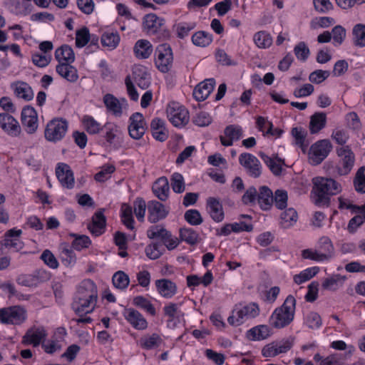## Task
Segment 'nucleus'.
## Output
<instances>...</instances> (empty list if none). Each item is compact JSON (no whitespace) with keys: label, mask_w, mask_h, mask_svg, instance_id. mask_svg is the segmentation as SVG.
<instances>
[{"label":"nucleus","mask_w":365,"mask_h":365,"mask_svg":"<svg viewBox=\"0 0 365 365\" xmlns=\"http://www.w3.org/2000/svg\"><path fill=\"white\" fill-rule=\"evenodd\" d=\"M314 202L318 206H328L330 196L341 192L342 188L340 183L331 178L317 177L313 178Z\"/></svg>","instance_id":"obj_1"},{"label":"nucleus","mask_w":365,"mask_h":365,"mask_svg":"<svg viewBox=\"0 0 365 365\" xmlns=\"http://www.w3.org/2000/svg\"><path fill=\"white\" fill-rule=\"evenodd\" d=\"M296 308V299L289 295L284 303L276 308L269 319V325L276 329H282L288 326L294 320Z\"/></svg>","instance_id":"obj_2"},{"label":"nucleus","mask_w":365,"mask_h":365,"mask_svg":"<svg viewBox=\"0 0 365 365\" xmlns=\"http://www.w3.org/2000/svg\"><path fill=\"white\" fill-rule=\"evenodd\" d=\"M260 308L255 302H250L245 305H239L232 310V314L228 317V323L232 326H240L248 319L259 316Z\"/></svg>","instance_id":"obj_3"},{"label":"nucleus","mask_w":365,"mask_h":365,"mask_svg":"<svg viewBox=\"0 0 365 365\" xmlns=\"http://www.w3.org/2000/svg\"><path fill=\"white\" fill-rule=\"evenodd\" d=\"M143 29L148 35H156L160 39H165L169 36V32L165 26V20L155 14L145 15Z\"/></svg>","instance_id":"obj_4"},{"label":"nucleus","mask_w":365,"mask_h":365,"mask_svg":"<svg viewBox=\"0 0 365 365\" xmlns=\"http://www.w3.org/2000/svg\"><path fill=\"white\" fill-rule=\"evenodd\" d=\"M27 318L26 310L16 305L0 309V322L4 324L20 325Z\"/></svg>","instance_id":"obj_5"},{"label":"nucleus","mask_w":365,"mask_h":365,"mask_svg":"<svg viewBox=\"0 0 365 365\" xmlns=\"http://www.w3.org/2000/svg\"><path fill=\"white\" fill-rule=\"evenodd\" d=\"M68 122L63 118H54L50 120L45 128V138L53 143L61 140L68 130Z\"/></svg>","instance_id":"obj_6"},{"label":"nucleus","mask_w":365,"mask_h":365,"mask_svg":"<svg viewBox=\"0 0 365 365\" xmlns=\"http://www.w3.org/2000/svg\"><path fill=\"white\" fill-rule=\"evenodd\" d=\"M170 122L175 127L185 125L190 119L188 110L178 102H170L166 108Z\"/></svg>","instance_id":"obj_7"},{"label":"nucleus","mask_w":365,"mask_h":365,"mask_svg":"<svg viewBox=\"0 0 365 365\" xmlns=\"http://www.w3.org/2000/svg\"><path fill=\"white\" fill-rule=\"evenodd\" d=\"M332 149L331 142L327 139L317 140L312 144L309 150V161L313 165H319L329 154Z\"/></svg>","instance_id":"obj_8"},{"label":"nucleus","mask_w":365,"mask_h":365,"mask_svg":"<svg viewBox=\"0 0 365 365\" xmlns=\"http://www.w3.org/2000/svg\"><path fill=\"white\" fill-rule=\"evenodd\" d=\"M21 234V230L13 228L8 230L4 234V240L0 241V255L4 253V249L12 250L14 252H18L23 249L24 244L20 240Z\"/></svg>","instance_id":"obj_9"},{"label":"nucleus","mask_w":365,"mask_h":365,"mask_svg":"<svg viewBox=\"0 0 365 365\" xmlns=\"http://www.w3.org/2000/svg\"><path fill=\"white\" fill-rule=\"evenodd\" d=\"M155 65L163 73L168 72L173 63V56L170 46L167 43L159 45L155 51Z\"/></svg>","instance_id":"obj_10"},{"label":"nucleus","mask_w":365,"mask_h":365,"mask_svg":"<svg viewBox=\"0 0 365 365\" xmlns=\"http://www.w3.org/2000/svg\"><path fill=\"white\" fill-rule=\"evenodd\" d=\"M336 153L340 158L338 173L345 175L350 173L355 161V156L351 148L346 145L336 149Z\"/></svg>","instance_id":"obj_11"},{"label":"nucleus","mask_w":365,"mask_h":365,"mask_svg":"<svg viewBox=\"0 0 365 365\" xmlns=\"http://www.w3.org/2000/svg\"><path fill=\"white\" fill-rule=\"evenodd\" d=\"M239 163L250 177L256 178L260 176L262 165L254 155L247 153L240 154Z\"/></svg>","instance_id":"obj_12"},{"label":"nucleus","mask_w":365,"mask_h":365,"mask_svg":"<svg viewBox=\"0 0 365 365\" xmlns=\"http://www.w3.org/2000/svg\"><path fill=\"white\" fill-rule=\"evenodd\" d=\"M292 346L293 340L292 339L272 341L263 347L262 354L264 357H274L280 354L287 353Z\"/></svg>","instance_id":"obj_13"},{"label":"nucleus","mask_w":365,"mask_h":365,"mask_svg":"<svg viewBox=\"0 0 365 365\" xmlns=\"http://www.w3.org/2000/svg\"><path fill=\"white\" fill-rule=\"evenodd\" d=\"M147 129V125L143 115L140 113H135L130 117L128 131L130 136L133 139H140Z\"/></svg>","instance_id":"obj_14"},{"label":"nucleus","mask_w":365,"mask_h":365,"mask_svg":"<svg viewBox=\"0 0 365 365\" xmlns=\"http://www.w3.org/2000/svg\"><path fill=\"white\" fill-rule=\"evenodd\" d=\"M21 123L25 130L29 133H34L38 126V115L34 108L26 106L21 111Z\"/></svg>","instance_id":"obj_15"},{"label":"nucleus","mask_w":365,"mask_h":365,"mask_svg":"<svg viewBox=\"0 0 365 365\" xmlns=\"http://www.w3.org/2000/svg\"><path fill=\"white\" fill-rule=\"evenodd\" d=\"M148 220L151 223H155L166 217L169 211L160 202L156 200L149 201L148 203Z\"/></svg>","instance_id":"obj_16"},{"label":"nucleus","mask_w":365,"mask_h":365,"mask_svg":"<svg viewBox=\"0 0 365 365\" xmlns=\"http://www.w3.org/2000/svg\"><path fill=\"white\" fill-rule=\"evenodd\" d=\"M56 175L63 187L67 189H72L74 187L73 173L67 164H58L56 168Z\"/></svg>","instance_id":"obj_17"},{"label":"nucleus","mask_w":365,"mask_h":365,"mask_svg":"<svg viewBox=\"0 0 365 365\" xmlns=\"http://www.w3.org/2000/svg\"><path fill=\"white\" fill-rule=\"evenodd\" d=\"M123 317L135 329L144 330L148 327V322L145 318L141 313L133 308L125 309Z\"/></svg>","instance_id":"obj_18"},{"label":"nucleus","mask_w":365,"mask_h":365,"mask_svg":"<svg viewBox=\"0 0 365 365\" xmlns=\"http://www.w3.org/2000/svg\"><path fill=\"white\" fill-rule=\"evenodd\" d=\"M106 218L103 214V210H100L94 213L91 222L87 227L90 232L96 236H100L106 231Z\"/></svg>","instance_id":"obj_19"},{"label":"nucleus","mask_w":365,"mask_h":365,"mask_svg":"<svg viewBox=\"0 0 365 365\" xmlns=\"http://www.w3.org/2000/svg\"><path fill=\"white\" fill-rule=\"evenodd\" d=\"M97 298L75 297L72 309L78 315L91 313L96 305Z\"/></svg>","instance_id":"obj_20"},{"label":"nucleus","mask_w":365,"mask_h":365,"mask_svg":"<svg viewBox=\"0 0 365 365\" xmlns=\"http://www.w3.org/2000/svg\"><path fill=\"white\" fill-rule=\"evenodd\" d=\"M0 127L12 136H17L21 133V126L19 122L6 113H0Z\"/></svg>","instance_id":"obj_21"},{"label":"nucleus","mask_w":365,"mask_h":365,"mask_svg":"<svg viewBox=\"0 0 365 365\" xmlns=\"http://www.w3.org/2000/svg\"><path fill=\"white\" fill-rule=\"evenodd\" d=\"M46 336V331L42 327H32L27 330L22 339L24 345L38 346L41 341Z\"/></svg>","instance_id":"obj_22"},{"label":"nucleus","mask_w":365,"mask_h":365,"mask_svg":"<svg viewBox=\"0 0 365 365\" xmlns=\"http://www.w3.org/2000/svg\"><path fill=\"white\" fill-rule=\"evenodd\" d=\"M242 135V130L240 126L230 125L225 128L224 135L220 137V142L224 146H231L233 141L238 140Z\"/></svg>","instance_id":"obj_23"},{"label":"nucleus","mask_w":365,"mask_h":365,"mask_svg":"<svg viewBox=\"0 0 365 365\" xmlns=\"http://www.w3.org/2000/svg\"><path fill=\"white\" fill-rule=\"evenodd\" d=\"M158 294L166 299L172 298L177 292V286L175 282L168 279H157L155 282Z\"/></svg>","instance_id":"obj_24"},{"label":"nucleus","mask_w":365,"mask_h":365,"mask_svg":"<svg viewBox=\"0 0 365 365\" xmlns=\"http://www.w3.org/2000/svg\"><path fill=\"white\" fill-rule=\"evenodd\" d=\"M215 85V82L213 78L206 79L200 83L193 91L194 98L198 101L205 100L213 91Z\"/></svg>","instance_id":"obj_25"},{"label":"nucleus","mask_w":365,"mask_h":365,"mask_svg":"<svg viewBox=\"0 0 365 365\" xmlns=\"http://www.w3.org/2000/svg\"><path fill=\"white\" fill-rule=\"evenodd\" d=\"M59 257L66 267H73L76 262L74 250L68 243H61L59 246Z\"/></svg>","instance_id":"obj_26"},{"label":"nucleus","mask_w":365,"mask_h":365,"mask_svg":"<svg viewBox=\"0 0 365 365\" xmlns=\"http://www.w3.org/2000/svg\"><path fill=\"white\" fill-rule=\"evenodd\" d=\"M207 210L214 221L220 222L223 220L225 215L222 205L216 198L209 197L207 200Z\"/></svg>","instance_id":"obj_27"},{"label":"nucleus","mask_w":365,"mask_h":365,"mask_svg":"<svg viewBox=\"0 0 365 365\" xmlns=\"http://www.w3.org/2000/svg\"><path fill=\"white\" fill-rule=\"evenodd\" d=\"M76 297L98 298V291L95 283L89 279L83 280L78 287Z\"/></svg>","instance_id":"obj_28"},{"label":"nucleus","mask_w":365,"mask_h":365,"mask_svg":"<svg viewBox=\"0 0 365 365\" xmlns=\"http://www.w3.org/2000/svg\"><path fill=\"white\" fill-rule=\"evenodd\" d=\"M71 63H58L56 66V71L62 78L71 83H75L78 79V74L77 69L71 66Z\"/></svg>","instance_id":"obj_29"},{"label":"nucleus","mask_w":365,"mask_h":365,"mask_svg":"<svg viewBox=\"0 0 365 365\" xmlns=\"http://www.w3.org/2000/svg\"><path fill=\"white\" fill-rule=\"evenodd\" d=\"M152 135L155 139L160 142L166 140L168 138V131L165 128V121L160 118L153 119L150 123Z\"/></svg>","instance_id":"obj_30"},{"label":"nucleus","mask_w":365,"mask_h":365,"mask_svg":"<svg viewBox=\"0 0 365 365\" xmlns=\"http://www.w3.org/2000/svg\"><path fill=\"white\" fill-rule=\"evenodd\" d=\"M153 192L161 201H165L169 195L170 188L168 180L165 177L158 178L153 185Z\"/></svg>","instance_id":"obj_31"},{"label":"nucleus","mask_w":365,"mask_h":365,"mask_svg":"<svg viewBox=\"0 0 365 365\" xmlns=\"http://www.w3.org/2000/svg\"><path fill=\"white\" fill-rule=\"evenodd\" d=\"M133 51L138 58L146 59L150 56L153 51V48L149 41L140 39L136 41Z\"/></svg>","instance_id":"obj_32"},{"label":"nucleus","mask_w":365,"mask_h":365,"mask_svg":"<svg viewBox=\"0 0 365 365\" xmlns=\"http://www.w3.org/2000/svg\"><path fill=\"white\" fill-rule=\"evenodd\" d=\"M163 341L158 334L153 333L143 336L139 340V345L143 349L150 350L159 347Z\"/></svg>","instance_id":"obj_33"},{"label":"nucleus","mask_w":365,"mask_h":365,"mask_svg":"<svg viewBox=\"0 0 365 365\" xmlns=\"http://www.w3.org/2000/svg\"><path fill=\"white\" fill-rule=\"evenodd\" d=\"M257 202L262 210H269L273 204L272 191L267 186L260 187L257 192Z\"/></svg>","instance_id":"obj_34"},{"label":"nucleus","mask_w":365,"mask_h":365,"mask_svg":"<svg viewBox=\"0 0 365 365\" xmlns=\"http://www.w3.org/2000/svg\"><path fill=\"white\" fill-rule=\"evenodd\" d=\"M14 94L19 98L25 101H29L34 98V92L31 87L26 83L19 81L12 85Z\"/></svg>","instance_id":"obj_35"},{"label":"nucleus","mask_w":365,"mask_h":365,"mask_svg":"<svg viewBox=\"0 0 365 365\" xmlns=\"http://www.w3.org/2000/svg\"><path fill=\"white\" fill-rule=\"evenodd\" d=\"M55 58L58 63H73L75 61V54L71 47L63 45L56 50Z\"/></svg>","instance_id":"obj_36"},{"label":"nucleus","mask_w":365,"mask_h":365,"mask_svg":"<svg viewBox=\"0 0 365 365\" xmlns=\"http://www.w3.org/2000/svg\"><path fill=\"white\" fill-rule=\"evenodd\" d=\"M103 103L107 110L115 116L119 117L122 115V106L119 100L110 93L103 96Z\"/></svg>","instance_id":"obj_37"},{"label":"nucleus","mask_w":365,"mask_h":365,"mask_svg":"<svg viewBox=\"0 0 365 365\" xmlns=\"http://www.w3.org/2000/svg\"><path fill=\"white\" fill-rule=\"evenodd\" d=\"M270 335V329L267 325H258L247 331V337L254 341L264 340Z\"/></svg>","instance_id":"obj_38"},{"label":"nucleus","mask_w":365,"mask_h":365,"mask_svg":"<svg viewBox=\"0 0 365 365\" xmlns=\"http://www.w3.org/2000/svg\"><path fill=\"white\" fill-rule=\"evenodd\" d=\"M327 116L324 113H315L311 116L309 122V130L311 133H319L325 127Z\"/></svg>","instance_id":"obj_39"},{"label":"nucleus","mask_w":365,"mask_h":365,"mask_svg":"<svg viewBox=\"0 0 365 365\" xmlns=\"http://www.w3.org/2000/svg\"><path fill=\"white\" fill-rule=\"evenodd\" d=\"M259 155L274 175H279L281 174L284 164L282 159L277 157L272 158L264 153H260Z\"/></svg>","instance_id":"obj_40"},{"label":"nucleus","mask_w":365,"mask_h":365,"mask_svg":"<svg viewBox=\"0 0 365 365\" xmlns=\"http://www.w3.org/2000/svg\"><path fill=\"white\" fill-rule=\"evenodd\" d=\"M314 360L319 365H344V359L341 354H334L327 357L316 354Z\"/></svg>","instance_id":"obj_41"},{"label":"nucleus","mask_w":365,"mask_h":365,"mask_svg":"<svg viewBox=\"0 0 365 365\" xmlns=\"http://www.w3.org/2000/svg\"><path fill=\"white\" fill-rule=\"evenodd\" d=\"M298 215L293 208H289L282 212L280 215V225L284 229L292 227L297 221Z\"/></svg>","instance_id":"obj_42"},{"label":"nucleus","mask_w":365,"mask_h":365,"mask_svg":"<svg viewBox=\"0 0 365 365\" xmlns=\"http://www.w3.org/2000/svg\"><path fill=\"white\" fill-rule=\"evenodd\" d=\"M69 236L73 238L71 242V247L76 251H81L88 248L91 245V240L87 235L70 233Z\"/></svg>","instance_id":"obj_43"},{"label":"nucleus","mask_w":365,"mask_h":365,"mask_svg":"<svg viewBox=\"0 0 365 365\" xmlns=\"http://www.w3.org/2000/svg\"><path fill=\"white\" fill-rule=\"evenodd\" d=\"M317 250L322 252V255L327 256V260L331 259L334 253V249L331 240L327 237L323 236L319 238L317 245Z\"/></svg>","instance_id":"obj_44"},{"label":"nucleus","mask_w":365,"mask_h":365,"mask_svg":"<svg viewBox=\"0 0 365 365\" xmlns=\"http://www.w3.org/2000/svg\"><path fill=\"white\" fill-rule=\"evenodd\" d=\"M120 42V36L118 32L106 31L101 36V43L103 46L107 47L110 50L115 48Z\"/></svg>","instance_id":"obj_45"},{"label":"nucleus","mask_w":365,"mask_h":365,"mask_svg":"<svg viewBox=\"0 0 365 365\" xmlns=\"http://www.w3.org/2000/svg\"><path fill=\"white\" fill-rule=\"evenodd\" d=\"M192 41L195 46L205 47L212 42V35L207 31H199L192 35Z\"/></svg>","instance_id":"obj_46"},{"label":"nucleus","mask_w":365,"mask_h":365,"mask_svg":"<svg viewBox=\"0 0 365 365\" xmlns=\"http://www.w3.org/2000/svg\"><path fill=\"white\" fill-rule=\"evenodd\" d=\"M133 304L148 312L151 316L156 314V310L151 302L143 296H137L133 298Z\"/></svg>","instance_id":"obj_47"},{"label":"nucleus","mask_w":365,"mask_h":365,"mask_svg":"<svg viewBox=\"0 0 365 365\" xmlns=\"http://www.w3.org/2000/svg\"><path fill=\"white\" fill-rule=\"evenodd\" d=\"M112 282L116 289L124 290L129 285L130 278L124 272L118 271L113 275Z\"/></svg>","instance_id":"obj_48"},{"label":"nucleus","mask_w":365,"mask_h":365,"mask_svg":"<svg viewBox=\"0 0 365 365\" xmlns=\"http://www.w3.org/2000/svg\"><path fill=\"white\" fill-rule=\"evenodd\" d=\"M319 271V268L318 267H313L304 269L299 274L294 276V282L297 284H301L314 277Z\"/></svg>","instance_id":"obj_49"},{"label":"nucleus","mask_w":365,"mask_h":365,"mask_svg":"<svg viewBox=\"0 0 365 365\" xmlns=\"http://www.w3.org/2000/svg\"><path fill=\"white\" fill-rule=\"evenodd\" d=\"M253 40L259 48H269L272 43V38L265 31H259L254 35Z\"/></svg>","instance_id":"obj_50"},{"label":"nucleus","mask_w":365,"mask_h":365,"mask_svg":"<svg viewBox=\"0 0 365 365\" xmlns=\"http://www.w3.org/2000/svg\"><path fill=\"white\" fill-rule=\"evenodd\" d=\"M353 41L355 46H365V24H358L353 29Z\"/></svg>","instance_id":"obj_51"},{"label":"nucleus","mask_w":365,"mask_h":365,"mask_svg":"<svg viewBox=\"0 0 365 365\" xmlns=\"http://www.w3.org/2000/svg\"><path fill=\"white\" fill-rule=\"evenodd\" d=\"M344 278L339 274H335L330 277H327L322 282V287L324 289L335 291L342 285Z\"/></svg>","instance_id":"obj_52"},{"label":"nucleus","mask_w":365,"mask_h":365,"mask_svg":"<svg viewBox=\"0 0 365 365\" xmlns=\"http://www.w3.org/2000/svg\"><path fill=\"white\" fill-rule=\"evenodd\" d=\"M82 123L84 128L90 134H97L102 129L101 124L91 115H84L82 118Z\"/></svg>","instance_id":"obj_53"},{"label":"nucleus","mask_w":365,"mask_h":365,"mask_svg":"<svg viewBox=\"0 0 365 365\" xmlns=\"http://www.w3.org/2000/svg\"><path fill=\"white\" fill-rule=\"evenodd\" d=\"M180 237L182 241L189 245H195L199 241V235L192 228L184 227L180 229Z\"/></svg>","instance_id":"obj_54"},{"label":"nucleus","mask_w":365,"mask_h":365,"mask_svg":"<svg viewBox=\"0 0 365 365\" xmlns=\"http://www.w3.org/2000/svg\"><path fill=\"white\" fill-rule=\"evenodd\" d=\"M168 230L161 225H153L147 230V236L149 239L158 238L163 241L165 237L168 236Z\"/></svg>","instance_id":"obj_55"},{"label":"nucleus","mask_w":365,"mask_h":365,"mask_svg":"<svg viewBox=\"0 0 365 365\" xmlns=\"http://www.w3.org/2000/svg\"><path fill=\"white\" fill-rule=\"evenodd\" d=\"M302 256L304 259H308L318 262L328 261L327 256L322 255V252L318 251L317 249H306L302 250Z\"/></svg>","instance_id":"obj_56"},{"label":"nucleus","mask_w":365,"mask_h":365,"mask_svg":"<svg viewBox=\"0 0 365 365\" xmlns=\"http://www.w3.org/2000/svg\"><path fill=\"white\" fill-rule=\"evenodd\" d=\"M287 192L284 190H277L273 194V203L278 209L282 210L287 205Z\"/></svg>","instance_id":"obj_57"},{"label":"nucleus","mask_w":365,"mask_h":365,"mask_svg":"<svg viewBox=\"0 0 365 365\" xmlns=\"http://www.w3.org/2000/svg\"><path fill=\"white\" fill-rule=\"evenodd\" d=\"M171 186L173 190L176 193H181L185 191V185L182 175L178 173H174L171 176Z\"/></svg>","instance_id":"obj_58"},{"label":"nucleus","mask_w":365,"mask_h":365,"mask_svg":"<svg viewBox=\"0 0 365 365\" xmlns=\"http://www.w3.org/2000/svg\"><path fill=\"white\" fill-rule=\"evenodd\" d=\"M134 207V213L139 221H143L146 207H148V205H146L145 201L141 197H137L133 202Z\"/></svg>","instance_id":"obj_59"},{"label":"nucleus","mask_w":365,"mask_h":365,"mask_svg":"<svg viewBox=\"0 0 365 365\" xmlns=\"http://www.w3.org/2000/svg\"><path fill=\"white\" fill-rule=\"evenodd\" d=\"M292 135L294 138L295 143L304 150L307 145L305 144L307 131L302 128L296 127L292 128Z\"/></svg>","instance_id":"obj_60"},{"label":"nucleus","mask_w":365,"mask_h":365,"mask_svg":"<svg viewBox=\"0 0 365 365\" xmlns=\"http://www.w3.org/2000/svg\"><path fill=\"white\" fill-rule=\"evenodd\" d=\"M294 54L297 58L302 61H305L308 58L310 51L304 42H299L294 48Z\"/></svg>","instance_id":"obj_61"},{"label":"nucleus","mask_w":365,"mask_h":365,"mask_svg":"<svg viewBox=\"0 0 365 365\" xmlns=\"http://www.w3.org/2000/svg\"><path fill=\"white\" fill-rule=\"evenodd\" d=\"M107 131L105 135V138L108 143L110 145H115L118 140L120 138V132L115 125H110L106 126Z\"/></svg>","instance_id":"obj_62"},{"label":"nucleus","mask_w":365,"mask_h":365,"mask_svg":"<svg viewBox=\"0 0 365 365\" xmlns=\"http://www.w3.org/2000/svg\"><path fill=\"white\" fill-rule=\"evenodd\" d=\"M354 182L357 192H365V168L364 167L358 170Z\"/></svg>","instance_id":"obj_63"},{"label":"nucleus","mask_w":365,"mask_h":365,"mask_svg":"<svg viewBox=\"0 0 365 365\" xmlns=\"http://www.w3.org/2000/svg\"><path fill=\"white\" fill-rule=\"evenodd\" d=\"M90 39L89 31L87 28L83 29L76 31V45L78 48H82L87 44Z\"/></svg>","instance_id":"obj_64"}]
</instances>
